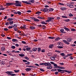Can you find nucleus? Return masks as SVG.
<instances>
[{
    "instance_id": "obj_1",
    "label": "nucleus",
    "mask_w": 76,
    "mask_h": 76,
    "mask_svg": "<svg viewBox=\"0 0 76 76\" xmlns=\"http://www.w3.org/2000/svg\"><path fill=\"white\" fill-rule=\"evenodd\" d=\"M58 46L57 47L58 48H63V43L59 42L58 43Z\"/></svg>"
},
{
    "instance_id": "obj_2",
    "label": "nucleus",
    "mask_w": 76,
    "mask_h": 76,
    "mask_svg": "<svg viewBox=\"0 0 76 76\" xmlns=\"http://www.w3.org/2000/svg\"><path fill=\"white\" fill-rule=\"evenodd\" d=\"M47 19H47L45 22H50L53 21V20L54 19V18L53 17H48Z\"/></svg>"
},
{
    "instance_id": "obj_3",
    "label": "nucleus",
    "mask_w": 76,
    "mask_h": 76,
    "mask_svg": "<svg viewBox=\"0 0 76 76\" xmlns=\"http://www.w3.org/2000/svg\"><path fill=\"white\" fill-rule=\"evenodd\" d=\"M15 3V6L18 7H21V3L19 2L18 1H16Z\"/></svg>"
},
{
    "instance_id": "obj_4",
    "label": "nucleus",
    "mask_w": 76,
    "mask_h": 76,
    "mask_svg": "<svg viewBox=\"0 0 76 76\" xmlns=\"http://www.w3.org/2000/svg\"><path fill=\"white\" fill-rule=\"evenodd\" d=\"M13 20V18H8L7 20L8 22H9V25H12L13 23V21H12Z\"/></svg>"
},
{
    "instance_id": "obj_5",
    "label": "nucleus",
    "mask_w": 76,
    "mask_h": 76,
    "mask_svg": "<svg viewBox=\"0 0 76 76\" xmlns=\"http://www.w3.org/2000/svg\"><path fill=\"white\" fill-rule=\"evenodd\" d=\"M22 3H26L27 4H31V3H29V2H30L31 3V0H28V1H22Z\"/></svg>"
},
{
    "instance_id": "obj_6",
    "label": "nucleus",
    "mask_w": 76,
    "mask_h": 76,
    "mask_svg": "<svg viewBox=\"0 0 76 76\" xmlns=\"http://www.w3.org/2000/svg\"><path fill=\"white\" fill-rule=\"evenodd\" d=\"M63 42L65 44H67V45H69V44H70V43L67 42V40H63Z\"/></svg>"
},
{
    "instance_id": "obj_7",
    "label": "nucleus",
    "mask_w": 76,
    "mask_h": 76,
    "mask_svg": "<svg viewBox=\"0 0 76 76\" xmlns=\"http://www.w3.org/2000/svg\"><path fill=\"white\" fill-rule=\"evenodd\" d=\"M58 72H60L61 73H64V70L58 69Z\"/></svg>"
},
{
    "instance_id": "obj_8",
    "label": "nucleus",
    "mask_w": 76,
    "mask_h": 76,
    "mask_svg": "<svg viewBox=\"0 0 76 76\" xmlns=\"http://www.w3.org/2000/svg\"><path fill=\"white\" fill-rule=\"evenodd\" d=\"M13 72L12 71H7L6 72V73L7 74H8V75H11V73H13Z\"/></svg>"
},
{
    "instance_id": "obj_9",
    "label": "nucleus",
    "mask_w": 76,
    "mask_h": 76,
    "mask_svg": "<svg viewBox=\"0 0 76 76\" xmlns=\"http://www.w3.org/2000/svg\"><path fill=\"white\" fill-rule=\"evenodd\" d=\"M44 65L45 66H51V64L50 63H44Z\"/></svg>"
},
{
    "instance_id": "obj_10",
    "label": "nucleus",
    "mask_w": 76,
    "mask_h": 76,
    "mask_svg": "<svg viewBox=\"0 0 76 76\" xmlns=\"http://www.w3.org/2000/svg\"><path fill=\"white\" fill-rule=\"evenodd\" d=\"M13 3H7L6 4L7 6H12V5H13Z\"/></svg>"
},
{
    "instance_id": "obj_11",
    "label": "nucleus",
    "mask_w": 76,
    "mask_h": 76,
    "mask_svg": "<svg viewBox=\"0 0 76 76\" xmlns=\"http://www.w3.org/2000/svg\"><path fill=\"white\" fill-rule=\"evenodd\" d=\"M67 5L70 7L71 8H73V7H74L73 5L70 4H67Z\"/></svg>"
},
{
    "instance_id": "obj_12",
    "label": "nucleus",
    "mask_w": 76,
    "mask_h": 76,
    "mask_svg": "<svg viewBox=\"0 0 76 76\" xmlns=\"http://www.w3.org/2000/svg\"><path fill=\"white\" fill-rule=\"evenodd\" d=\"M72 40V39L70 37H69L67 39V41L68 42H71Z\"/></svg>"
},
{
    "instance_id": "obj_13",
    "label": "nucleus",
    "mask_w": 76,
    "mask_h": 76,
    "mask_svg": "<svg viewBox=\"0 0 76 76\" xmlns=\"http://www.w3.org/2000/svg\"><path fill=\"white\" fill-rule=\"evenodd\" d=\"M43 11L45 12H48V9L47 8H45L44 9Z\"/></svg>"
},
{
    "instance_id": "obj_14",
    "label": "nucleus",
    "mask_w": 76,
    "mask_h": 76,
    "mask_svg": "<svg viewBox=\"0 0 76 76\" xmlns=\"http://www.w3.org/2000/svg\"><path fill=\"white\" fill-rule=\"evenodd\" d=\"M26 72H29V71H30L31 70V68H26Z\"/></svg>"
},
{
    "instance_id": "obj_15",
    "label": "nucleus",
    "mask_w": 76,
    "mask_h": 76,
    "mask_svg": "<svg viewBox=\"0 0 76 76\" xmlns=\"http://www.w3.org/2000/svg\"><path fill=\"white\" fill-rule=\"evenodd\" d=\"M1 50L2 51H4L5 50V47L4 46H2L1 48Z\"/></svg>"
},
{
    "instance_id": "obj_16",
    "label": "nucleus",
    "mask_w": 76,
    "mask_h": 76,
    "mask_svg": "<svg viewBox=\"0 0 76 76\" xmlns=\"http://www.w3.org/2000/svg\"><path fill=\"white\" fill-rule=\"evenodd\" d=\"M53 66H55L54 67V68H58V67H59V66H57V64H53Z\"/></svg>"
},
{
    "instance_id": "obj_17",
    "label": "nucleus",
    "mask_w": 76,
    "mask_h": 76,
    "mask_svg": "<svg viewBox=\"0 0 76 76\" xmlns=\"http://www.w3.org/2000/svg\"><path fill=\"white\" fill-rule=\"evenodd\" d=\"M63 28L66 31H69V29L68 28H67L66 27V26H64Z\"/></svg>"
},
{
    "instance_id": "obj_18",
    "label": "nucleus",
    "mask_w": 76,
    "mask_h": 76,
    "mask_svg": "<svg viewBox=\"0 0 76 76\" xmlns=\"http://www.w3.org/2000/svg\"><path fill=\"white\" fill-rule=\"evenodd\" d=\"M54 46V45H53V44H51L49 46V48H53V47Z\"/></svg>"
},
{
    "instance_id": "obj_19",
    "label": "nucleus",
    "mask_w": 76,
    "mask_h": 76,
    "mask_svg": "<svg viewBox=\"0 0 76 76\" xmlns=\"http://www.w3.org/2000/svg\"><path fill=\"white\" fill-rule=\"evenodd\" d=\"M64 72H66L67 73H71L70 71H69L66 70H64Z\"/></svg>"
},
{
    "instance_id": "obj_20",
    "label": "nucleus",
    "mask_w": 76,
    "mask_h": 76,
    "mask_svg": "<svg viewBox=\"0 0 76 76\" xmlns=\"http://www.w3.org/2000/svg\"><path fill=\"white\" fill-rule=\"evenodd\" d=\"M53 68V67L51 66H48L47 67V68L48 69H51Z\"/></svg>"
},
{
    "instance_id": "obj_21",
    "label": "nucleus",
    "mask_w": 76,
    "mask_h": 76,
    "mask_svg": "<svg viewBox=\"0 0 76 76\" xmlns=\"http://www.w3.org/2000/svg\"><path fill=\"white\" fill-rule=\"evenodd\" d=\"M12 41L13 42H18V40L16 39H12Z\"/></svg>"
},
{
    "instance_id": "obj_22",
    "label": "nucleus",
    "mask_w": 76,
    "mask_h": 76,
    "mask_svg": "<svg viewBox=\"0 0 76 76\" xmlns=\"http://www.w3.org/2000/svg\"><path fill=\"white\" fill-rule=\"evenodd\" d=\"M58 68L61 69H65V68L63 66H59Z\"/></svg>"
},
{
    "instance_id": "obj_23",
    "label": "nucleus",
    "mask_w": 76,
    "mask_h": 76,
    "mask_svg": "<svg viewBox=\"0 0 76 76\" xmlns=\"http://www.w3.org/2000/svg\"><path fill=\"white\" fill-rule=\"evenodd\" d=\"M4 9H5V8H3V7H0V10H3Z\"/></svg>"
},
{
    "instance_id": "obj_24",
    "label": "nucleus",
    "mask_w": 76,
    "mask_h": 76,
    "mask_svg": "<svg viewBox=\"0 0 76 76\" xmlns=\"http://www.w3.org/2000/svg\"><path fill=\"white\" fill-rule=\"evenodd\" d=\"M55 41H58V40H60V38L59 37H57L55 39Z\"/></svg>"
},
{
    "instance_id": "obj_25",
    "label": "nucleus",
    "mask_w": 76,
    "mask_h": 76,
    "mask_svg": "<svg viewBox=\"0 0 76 76\" xmlns=\"http://www.w3.org/2000/svg\"><path fill=\"white\" fill-rule=\"evenodd\" d=\"M50 59H51V60H56V59H55V58L54 57H50Z\"/></svg>"
},
{
    "instance_id": "obj_26",
    "label": "nucleus",
    "mask_w": 76,
    "mask_h": 76,
    "mask_svg": "<svg viewBox=\"0 0 76 76\" xmlns=\"http://www.w3.org/2000/svg\"><path fill=\"white\" fill-rule=\"evenodd\" d=\"M30 28L31 29H35V27L34 26H31L30 27Z\"/></svg>"
},
{
    "instance_id": "obj_27",
    "label": "nucleus",
    "mask_w": 76,
    "mask_h": 76,
    "mask_svg": "<svg viewBox=\"0 0 76 76\" xmlns=\"http://www.w3.org/2000/svg\"><path fill=\"white\" fill-rule=\"evenodd\" d=\"M49 10L50 12H52V11H53V10H54V9L52 8H50L49 9Z\"/></svg>"
},
{
    "instance_id": "obj_28",
    "label": "nucleus",
    "mask_w": 76,
    "mask_h": 76,
    "mask_svg": "<svg viewBox=\"0 0 76 76\" xmlns=\"http://www.w3.org/2000/svg\"><path fill=\"white\" fill-rule=\"evenodd\" d=\"M19 55L20 57H24L25 56V54H19Z\"/></svg>"
},
{
    "instance_id": "obj_29",
    "label": "nucleus",
    "mask_w": 76,
    "mask_h": 76,
    "mask_svg": "<svg viewBox=\"0 0 76 76\" xmlns=\"http://www.w3.org/2000/svg\"><path fill=\"white\" fill-rule=\"evenodd\" d=\"M37 50V48H34L33 49V51H36V50Z\"/></svg>"
},
{
    "instance_id": "obj_30",
    "label": "nucleus",
    "mask_w": 76,
    "mask_h": 76,
    "mask_svg": "<svg viewBox=\"0 0 76 76\" xmlns=\"http://www.w3.org/2000/svg\"><path fill=\"white\" fill-rule=\"evenodd\" d=\"M41 23H42V24H43L44 25H47V23H45L44 21L42 22Z\"/></svg>"
},
{
    "instance_id": "obj_31",
    "label": "nucleus",
    "mask_w": 76,
    "mask_h": 76,
    "mask_svg": "<svg viewBox=\"0 0 76 76\" xmlns=\"http://www.w3.org/2000/svg\"><path fill=\"white\" fill-rule=\"evenodd\" d=\"M48 38H49V39H54V37H48Z\"/></svg>"
},
{
    "instance_id": "obj_32",
    "label": "nucleus",
    "mask_w": 76,
    "mask_h": 76,
    "mask_svg": "<svg viewBox=\"0 0 76 76\" xmlns=\"http://www.w3.org/2000/svg\"><path fill=\"white\" fill-rule=\"evenodd\" d=\"M31 48H26V51H29L31 50Z\"/></svg>"
},
{
    "instance_id": "obj_33",
    "label": "nucleus",
    "mask_w": 76,
    "mask_h": 76,
    "mask_svg": "<svg viewBox=\"0 0 76 76\" xmlns=\"http://www.w3.org/2000/svg\"><path fill=\"white\" fill-rule=\"evenodd\" d=\"M61 55V56H63V57H64L65 56V54H64V53H61L60 54Z\"/></svg>"
},
{
    "instance_id": "obj_34",
    "label": "nucleus",
    "mask_w": 76,
    "mask_h": 76,
    "mask_svg": "<svg viewBox=\"0 0 76 76\" xmlns=\"http://www.w3.org/2000/svg\"><path fill=\"white\" fill-rule=\"evenodd\" d=\"M71 31H76V29L75 28H71Z\"/></svg>"
},
{
    "instance_id": "obj_35",
    "label": "nucleus",
    "mask_w": 76,
    "mask_h": 76,
    "mask_svg": "<svg viewBox=\"0 0 76 76\" xmlns=\"http://www.w3.org/2000/svg\"><path fill=\"white\" fill-rule=\"evenodd\" d=\"M39 20L37 18H35L34 20V21H36V22H39Z\"/></svg>"
},
{
    "instance_id": "obj_36",
    "label": "nucleus",
    "mask_w": 76,
    "mask_h": 76,
    "mask_svg": "<svg viewBox=\"0 0 76 76\" xmlns=\"http://www.w3.org/2000/svg\"><path fill=\"white\" fill-rule=\"evenodd\" d=\"M24 58L25 59H26V60H29V59L27 56L25 57Z\"/></svg>"
},
{
    "instance_id": "obj_37",
    "label": "nucleus",
    "mask_w": 76,
    "mask_h": 76,
    "mask_svg": "<svg viewBox=\"0 0 76 76\" xmlns=\"http://www.w3.org/2000/svg\"><path fill=\"white\" fill-rule=\"evenodd\" d=\"M37 50H38V52H40V51H41V49L40 48H38Z\"/></svg>"
},
{
    "instance_id": "obj_38",
    "label": "nucleus",
    "mask_w": 76,
    "mask_h": 76,
    "mask_svg": "<svg viewBox=\"0 0 76 76\" xmlns=\"http://www.w3.org/2000/svg\"><path fill=\"white\" fill-rule=\"evenodd\" d=\"M17 26V25H16V24H14L13 26L12 27L13 28H16Z\"/></svg>"
},
{
    "instance_id": "obj_39",
    "label": "nucleus",
    "mask_w": 76,
    "mask_h": 76,
    "mask_svg": "<svg viewBox=\"0 0 76 76\" xmlns=\"http://www.w3.org/2000/svg\"><path fill=\"white\" fill-rule=\"evenodd\" d=\"M8 29H12V28H13V26H10L8 27Z\"/></svg>"
},
{
    "instance_id": "obj_40",
    "label": "nucleus",
    "mask_w": 76,
    "mask_h": 76,
    "mask_svg": "<svg viewBox=\"0 0 76 76\" xmlns=\"http://www.w3.org/2000/svg\"><path fill=\"white\" fill-rule=\"evenodd\" d=\"M66 9V8H64V7H63V8H61V10H65V9Z\"/></svg>"
},
{
    "instance_id": "obj_41",
    "label": "nucleus",
    "mask_w": 76,
    "mask_h": 76,
    "mask_svg": "<svg viewBox=\"0 0 76 76\" xmlns=\"http://www.w3.org/2000/svg\"><path fill=\"white\" fill-rule=\"evenodd\" d=\"M11 48H12V49H15L16 47L14 46H12L11 47Z\"/></svg>"
},
{
    "instance_id": "obj_42",
    "label": "nucleus",
    "mask_w": 76,
    "mask_h": 76,
    "mask_svg": "<svg viewBox=\"0 0 76 76\" xmlns=\"http://www.w3.org/2000/svg\"><path fill=\"white\" fill-rule=\"evenodd\" d=\"M64 29H63V28H61V29L60 31L61 32H63V31H64Z\"/></svg>"
},
{
    "instance_id": "obj_43",
    "label": "nucleus",
    "mask_w": 76,
    "mask_h": 76,
    "mask_svg": "<svg viewBox=\"0 0 76 76\" xmlns=\"http://www.w3.org/2000/svg\"><path fill=\"white\" fill-rule=\"evenodd\" d=\"M69 16H70V17H72L73 16V15H72V14L71 13L69 14Z\"/></svg>"
},
{
    "instance_id": "obj_44",
    "label": "nucleus",
    "mask_w": 76,
    "mask_h": 76,
    "mask_svg": "<svg viewBox=\"0 0 76 76\" xmlns=\"http://www.w3.org/2000/svg\"><path fill=\"white\" fill-rule=\"evenodd\" d=\"M14 72H15V73H18L19 72V70H14Z\"/></svg>"
},
{
    "instance_id": "obj_45",
    "label": "nucleus",
    "mask_w": 76,
    "mask_h": 76,
    "mask_svg": "<svg viewBox=\"0 0 76 76\" xmlns=\"http://www.w3.org/2000/svg\"><path fill=\"white\" fill-rule=\"evenodd\" d=\"M65 22H69L70 21V19H66L65 20H64Z\"/></svg>"
},
{
    "instance_id": "obj_46",
    "label": "nucleus",
    "mask_w": 76,
    "mask_h": 76,
    "mask_svg": "<svg viewBox=\"0 0 76 76\" xmlns=\"http://www.w3.org/2000/svg\"><path fill=\"white\" fill-rule=\"evenodd\" d=\"M5 25H9V22H7L6 23H5Z\"/></svg>"
},
{
    "instance_id": "obj_47",
    "label": "nucleus",
    "mask_w": 76,
    "mask_h": 76,
    "mask_svg": "<svg viewBox=\"0 0 76 76\" xmlns=\"http://www.w3.org/2000/svg\"><path fill=\"white\" fill-rule=\"evenodd\" d=\"M17 14H18V15H21V12L20 11H18Z\"/></svg>"
},
{
    "instance_id": "obj_48",
    "label": "nucleus",
    "mask_w": 76,
    "mask_h": 76,
    "mask_svg": "<svg viewBox=\"0 0 76 76\" xmlns=\"http://www.w3.org/2000/svg\"><path fill=\"white\" fill-rule=\"evenodd\" d=\"M40 66H42L43 65H44V63H41L39 64Z\"/></svg>"
},
{
    "instance_id": "obj_49",
    "label": "nucleus",
    "mask_w": 76,
    "mask_h": 76,
    "mask_svg": "<svg viewBox=\"0 0 76 76\" xmlns=\"http://www.w3.org/2000/svg\"><path fill=\"white\" fill-rule=\"evenodd\" d=\"M69 58L71 60H73V57L72 56H70L69 57Z\"/></svg>"
},
{
    "instance_id": "obj_50",
    "label": "nucleus",
    "mask_w": 76,
    "mask_h": 76,
    "mask_svg": "<svg viewBox=\"0 0 76 76\" xmlns=\"http://www.w3.org/2000/svg\"><path fill=\"white\" fill-rule=\"evenodd\" d=\"M62 17L63 18H67V16H64L63 15L62 16Z\"/></svg>"
},
{
    "instance_id": "obj_51",
    "label": "nucleus",
    "mask_w": 76,
    "mask_h": 76,
    "mask_svg": "<svg viewBox=\"0 0 76 76\" xmlns=\"http://www.w3.org/2000/svg\"><path fill=\"white\" fill-rule=\"evenodd\" d=\"M25 21H27V22H31V20L28 19H25Z\"/></svg>"
},
{
    "instance_id": "obj_52",
    "label": "nucleus",
    "mask_w": 76,
    "mask_h": 76,
    "mask_svg": "<svg viewBox=\"0 0 76 76\" xmlns=\"http://www.w3.org/2000/svg\"><path fill=\"white\" fill-rule=\"evenodd\" d=\"M26 26L25 25H24L23 26V28L26 29Z\"/></svg>"
},
{
    "instance_id": "obj_53",
    "label": "nucleus",
    "mask_w": 76,
    "mask_h": 76,
    "mask_svg": "<svg viewBox=\"0 0 76 76\" xmlns=\"http://www.w3.org/2000/svg\"><path fill=\"white\" fill-rule=\"evenodd\" d=\"M14 29L15 31H17L18 30L17 28H14Z\"/></svg>"
},
{
    "instance_id": "obj_54",
    "label": "nucleus",
    "mask_w": 76,
    "mask_h": 76,
    "mask_svg": "<svg viewBox=\"0 0 76 76\" xmlns=\"http://www.w3.org/2000/svg\"><path fill=\"white\" fill-rule=\"evenodd\" d=\"M21 42L23 44H26V42L24 41H22Z\"/></svg>"
},
{
    "instance_id": "obj_55",
    "label": "nucleus",
    "mask_w": 76,
    "mask_h": 76,
    "mask_svg": "<svg viewBox=\"0 0 76 76\" xmlns=\"http://www.w3.org/2000/svg\"><path fill=\"white\" fill-rule=\"evenodd\" d=\"M23 62H28L27 60H25V59H23Z\"/></svg>"
},
{
    "instance_id": "obj_56",
    "label": "nucleus",
    "mask_w": 76,
    "mask_h": 76,
    "mask_svg": "<svg viewBox=\"0 0 76 76\" xmlns=\"http://www.w3.org/2000/svg\"><path fill=\"white\" fill-rule=\"evenodd\" d=\"M40 70L41 71H42V72H44L45 71V70H44L42 69H40Z\"/></svg>"
},
{
    "instance_id": "obj_57",
    "label": "nucleus",
    "mask_w": 76,
    "mask_h": 76,
    "mask_svg": "<svg viewBox=\"0 0 76 76\" xmlns=\"http://www.w3.org/2000/svg\"><path fill=\"white\" fill-rule=\"evenodd\" d=\"M41 52L42 53H44V52H45V49H43L42 50Z\"/></svg>"
},
{
    "instance_id": "obj_58",
    "label": "nucleus",
    "mask_w": 76,
    "mask_h": 76,
    "mask_svg": "<svg viewBox=\"0 0 76 76\" xmlns=\"http://www.w3.org/2000/svg\"><path fill=\"white\" fill-rule=\"evenodd\" d=\"M55 52H57V53H61V52L60 51L57 50H56L55 51Z\"/></svg>"
},
{
    "instance_id": "obj_59",
    "label": "nucleus",
    "mask_w": 76,
    "mask_h": 76,
    "mask_svg": "<svg viewBox=\"0 0 76 76\" xmlns=\"http://www.w3.org/2000/svg\"><path fill=\"white\" fill-rule=\"evenodd\" d=\"M48 56H51V53H49L48 54Z\"/></svg>"
},
{
    "instance_id": "obj_60",
    "label": "nucleus",
    "mask_w": 76,
    "mask_h": 76,
    "mask_svg": "<svg viewBox=\"0 0 76 76\" xmlns=\"http://www.w3.org/2000/svg\"><path fill=\"white\" fill-rule=\"evenodd\" d=\"M40 13H41L40 12H36V14H40Z\"/></svg>"
},
{
    "instance_id": "obj_61",
    "label": "nucleus",
    "mask_w": 76,
    "mask_h": 76,
    "mask_svg": "<svg viewBox=\"0 0 76 76\" xmlns=\"http://www.w3.org/2000/svg\"><path fill=\"white\" fill-rule=\"evenodd\" d=\"M59 64H60V65H61V66L64 65V64L63 63H59Z\"/></svg>"
},
{
    "instance_id": "obj_62",
    "label": "nucleus",
    "mask_w": 76,
    "mask_h": 76,
    "mask_svg": "<svg viewBox=\"0 0 76 76\" xmlns=\"http://www.w3.org/2000/svg\"><path fill=\"white\" fill-rule=\"evenodd\" d=\"M25 64H30V62H29V61H28L27 63H26Z\"/></svg>"
},
{
    "instance_id": "obj_63",
    "label": "nucleus",
    "mask_w": 76,
    "mask_h": 76,
    "mask_svg": "<svg viewBox=\"0 0 76 76\" xmlns=\"http://www.w3.org/2000/svg\"><path fill=\"white\" fill-rule=\"evenodd\" d=\"M31 3H34V0H31Z\"/></svg>"
},
{
    "instance_id": "obj_64",
    "label": "nucleus",
    "mask_w": 76,
    "mask_h": 76,
    "mask_svg": "<svg viewBox=\"0 0 76 76\" xmlns=\"http://www.w3.org/2000/svg\"><path fill=\"white\" fill-rule=\"evenodd\" d=\"M4 31H8V29L7 28H4Z\"/></svg>"
}]
</instances>
